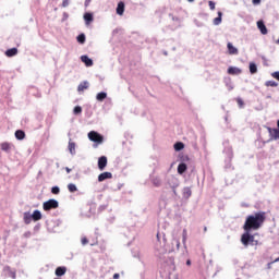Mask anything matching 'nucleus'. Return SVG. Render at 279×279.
Returning a JSON list of instances; mask_svg holds the SVG:
<instances>
[{
	"label": "nucleus",
	"mask_w": 279,
	"mask_h": 279,
	"mask_svg": "<svg viewBox=\"0 0 279 279\" xmlns=\"http://www.w3.org/2000/svg\"><path fill=\"white\" fill-rule=\"evenodd\" d=\"M81 243H82V245H88V239L87 238H82Z\"/></svg>",
	"instance_id": "42"
},
{
	"label": "nucleus",
	"mask_w": 279,
	"mask_h": 279,
	"mask_svg": "<svg viewBox=\"0 0 279 279\" xmlns=\"http://www.w3.org/2000/svg\"><path fill=\"white\" fill-rule=\"evenodd\" d=\"M226 86L228 88V90H232L234 88V85L232 84V80L230 78H226Z\"/></svg>",
	"instance_id": "33"
},
{
	"label": "nucleus",
	"mask_w": 279,
	"mask_h": 279,
	"mask_svg": "<svg viewBox=\"0 0 279 279\" xmlns=\"http://www.w3.org/2000/svg\"><path fill=\"white\" fill-rule=\"evenodd\" d=\"M223 13L221 11L218 12V16L214 19V25H221Z\"/></svg>",
	"instance_id": "22"
},
{
	"label": "nucleus",
	"mask_w": 279,
	"mask_h": 279,
	"mask_svg": "<svg viewBox=\"0 0 279 279\" xmlns=\"http://www.w3.org/2000/svg\"><path fill=\"white\" fill-rule=\"evenodd\" d=\"M153 184H154L155 186H160V184H161L160 178H154V179H153Z\"/></svg>",
	"instance_id": "37"
},
{
	"label": "nucleus",
	"mask_w": 279,
	"mask_h": 279,
	"mask_svg": "<svg viewBox=\"0 0 279 279\" xmlns=\"http://www.w3.org/2000/svg\"><path fill=\"white\" fill-rule=\"evenodd\" d=\"M74 114H82V108L80 106H76L73 110Z\"/></svg>",
	"instance_id": "38"
},
{
	"label": "nucleus",
	"mask_w": 279,
	"mask_h": 279,
	"mask_svg": "<svg viewBox=\"0 0 279 279\" xmlns=\"http://www.w3.org/2000/svg\"><path fill=\"white\" fill-rule=\"evenodd\" d=\"M257 28L259 29L260 34H263V36H267L268 31H267V26H265V22L258 21Z\"/></svg>",
	"instance_id": "11"
},
{
	"label": "nucleus",
	"mask_w": 279,
	"mask_h": 279,
	"mask_svg": "<svg viewBox=\"0 0 279 279\" xmlns=\"http://www.w3.org/2000/svg\"><path fill=\"white\" fill-rule=\"evenodd\" d=\"M275 263H279V257L275 259Z\"/></svg>",
	"instance_id": "52"
},
{
	"label": "nucleus",
	"mask_w": 279,
	"mask_h": 279,
	"mask_svg": "<svg viewBox=\"0 0 279 279\" xmlns=\"http://www.w3.org/2000/svg\"><path fill=\"white\" fill-rule=\"evenodd\" d=\"M90 1L93 0H85V8H88L90 5Z\"/></svg>",
	"instance_id": "45"
},
{
	"label": "nucleus",
	"mask_w": 279,
	"mask_h": 279,
	"mask_svg": "<svg viewBox=\"0 0 279 279\" xmlns=\"http://www.w3.org/2000/svg\"><path fill=\"white\" fill-rule=\"evenodd\" d=\"M227 48H228V53L230 56H239V49H236V47H234L232 43H228Z\"/></svg>",
	"instance_id": "10"
},
{
	"label": "nucleus",
	"mask_w": 279,
	"mask_h": 279,
	"mask_svg": "<svg viewBox=\"0 0 279 279\" xmlns=\"http://www.w3.org/2000/svg\"><path fill=\"white\" fill-rule=\"evenodd\" d=\"M68 191H70V193H75V191H77V185L74 183L68 184Z\"/></svg>",
	"instance_id": "35"
},
{
	"label": "nucleus",
	"mask_w": 279,
	"mask_h": 279,
	"mask_svg": "<svg viewBox=\"0 0 279 279\" xmlns=\"http://www.w3.org/2000/svg\"><path fill=\"white\" fill-rule=\"evenodd\" d=\"M86 88H88V82L85 81L78 85L77 90H78V93H82V92L86 90Z\"/></svg>",
	"instance_id": "30"
},
{
	"label": "nucleus",
	"mask_w": 279,
	"mask_h": 279,
	"mask_svg": "<svg viewBox=\"0 0 279 279\" xmlns=\"http://www.w3.org/2000/svg\"><path fill=\"white\" fill-rule=\"evenodd\" d=\"M106 206H100L99 210H105Z\"/></svg>",
	"instance_id": "50"
},
{
	"label": "nucleus",
	"mask_w": 279,
	"mask_h": 279,
	"mask_svg": "<svg viewBox=\"0 0 279 279\" xmlns=\"http://www.w3.org/2000/svg\"><path fill=\"white\" fill-rule=\"evenodd\" d=\"M87 136L92 143H96L97 145L104 143V135L99 134L97 131H90Z\"/></svg>",
	"instance_id": "5"
},
{
	"label": "nucleus",
	"mask_w": 279,
	"mask_h": 279,
	"mask_svg": "<svg viewBox=\"0 0 279 279\" xmlns=\"http://www.w3.org/2000/svg\"><path fill=\"white\" fill-rule=\"evenodd\" d=\"M32 219H34V218L29 211L24 213V222L26 225L32 223Z\"/></svg>",
	"instance_id": "24"
},
{
	"label": "nucleus",
	"mask_w": 279,
	"mask_h": 279,
	"mask_svg": "<svg viewBox=\"0 0 279 279\" xmlns=\"http://www.w3.org/2000/svg\"><path fill=\"white\" fill-rule=\"evenodd\" d=\"M263 223H265V211H258L247 216L243 229L248 231L258 230Z\"/></svg>",
	"instance_id": "1"
},
{
	"label": "nucleus",
	"mask_w": 279,
	"mask_h": 279,
	"mask_svg": "<svg viewBox=\"0 0 279 279\" xmlns=\"http://www.w3.org/2000/svg\"><path fill=\"white\" fill-rule=\"evenodd\" d=\"M189 238V232L186 231V229H183L182 231V244L183 247L186 250V239Z\"/></svg>",
	"instance_id": "25"
},
{
	"label": "nucleus",
	"mask_w": 279,
	"mask_h": 279,
	"mask_svg": "<svg viewBox=\"0 0 279 279\" xmlns=\"http://www.w3.org/2000/svg\"><path fill=\"white\" fill-rule=\"evenodd\" d=\"M77 43H80L81 45H84L86 43V35L81 34L76 37Z\"/></svg>",
	"instance_id": "32"
},
{
	"label": "nucleus",
	"mask_w": 279,
	"mask_h": 279,
	"mask_svg": "<svg viewBox=\"0 0 279 279\" xmlns=\"http://www.w3.org/2000/svg\"><path fill=\"white\" fill-rule=\"evenodd\" d=\"M81 61L86 65V66H93V59L88 58V56L84 54L81 57Z\"/></svg>",
	"instance_id": "17"
},
{
	"label": "nucleus",
	"mask_w": 279,
	"mask_h": 279,
	"mask_svg": "<svg viewBox=\"0 0 279 279\" xmlns=\"http://www.w3.org/2000/svg\"><path fill=\"white\" fill-rule=\"evenodd\" d=\"M186 265H189V266L191 265V259L186 260Z\"/></svg>",
	"instance_id": "51"
},
{
	"label": "nucleus",
	"mask_w": 279,
	"mask_h": 279,
	"mask_svg": "<svg viewBox=\"0 0 279 279\" xmlns=\"http://www.w3.org/2000/svg\"><path fill=\"white\" fill-rule=\"evenodd\" d=\"M108 97V94L106 92H100L96 95L97 101H104Z\"/></svg>",
	"instance_id": "29"
},
{
	"label": "nucleus",
	"mask_w": 279,
	"mask_h": 279,
	"mask_svg": "<svg viewBox=\"0 0 279 279\" xmlns=\"http://www.w3.org/2000/svg\"><path fill=\"white\" fill-rule=\"evenodd\" d=\"M208 4H209V9H210V10H215V7H216L215 1L209 0V1H208Z\"/></svg>",
	"instance_id": "40"
},
{
	"label": "nucleus",
	"mask_w": 279,
	"mask_h": 279,
	"mask_svg": "<svg viewBox=\"0 0 279 279\" xmlns=\"http://www.w3.org/2000/svg\"><path fill=\"white\" fill-rule=\"evenodd\" d=\"M25 236H32V232H26Z\"/></svg>",
	"instance_id": "49"
},
{
	"label": "nucleus",
	"mask_w": 279,
	"mask_h": 279,
	"mask_svg": "<svg viewBox=\"0 0 279 279\" xmlns=\"http://www.w3.org/2000/svg\"><path fill=\"white\" fill-rule=\"evenodd\" d=\"M229 75H241V69L236 66H229L228 68Z\"/></svg>",
	"instance_id": "14"
},
{
	"label": "nucleus",
	"mask_w": 279,
	"mask_h": 279,
	"mask_svg": "<svg viewBox=\"0 0 279 279\" xmlns=\"http://www.w3.org/2000/svg\"><path fill=\"white\" fill-rule=\"evenodd\" d=\"M182 195L183 199H189L193 195V191H191V187H183Z\"/></svg>",
	"instance_id": "15"
},
{
	"label": "nucleus",
	"mask_w": 279,
	"mask_h": 279,
	"mask_svg": "<svg viewBox=\"0 0 279 279\" xmlns=\"http://www.w3.org/2000/svg\"><path fill=\"white\" fill-rule=\"evenodd\" d=\"M265 86H270L271 88L278 87V83L276 81H266Z\"/></svg>",
	"instance_id": "34"
},
{
	"label": "nucleus",
	"mask_w": 279,
	"mask_h": 279,
	"mask_svg": "<svg viewBox=\"0 0 279 279\" xmlns=\"http://www.w3.org/2000/svg\"><path fill=\"white\" fill-rule=\"evenodd\" d=\"M106 180H112V172H102L98 175V182H106Z\"/></svg>",
	"instance_id": "9"
},
{
	"label": "nucleus",
	"mask_w": 279,
	"mask_h": 279,
	"mask_svg": "<svg viewBox=\"0 0 279 279\" xmlns=\"http://www.w3.org/2000/svg\"><path fill=\"white\" fill-rule=\"evenodd\" d=\"M271 77H274L275 80H278L279 82V71L272 72Z\"/></svg>",
	"instance_id": "41"
},
{
	"label": "nucleus",
	"mask_w": 279,
	"mask_h": 279,
	"mask_svg": "<svg viewBox=\"0 0 279 279\" xmlns=\"http://www.w3.org/2000/svg\"><path fill=\"white\" fill-rule=\"evenodd\" d=\"M187 169L186 163L182 162L178 166V174L182 175V173H184Z\"/></svg>",
	"instance_id": "23"
},
{
	"label": "nucleus",
	"mask_w": 279,
	"mask_h": 279,
	"mask_svg": "<svg viewBox=\"0 0 279 279\" xmlns=\"http://www.w3.org/2000/svg\"><path fill=\"white\" fill-rule=\"evenodd\" d=\"M59 206H60V203H58V201L54 198H50L49 201L43 204V208L46 211L56 210V208H58Z\"/></svg>",
	"instance_id": "6"
},
{
	"label": "nucleus",
	"mask_w": 279,
	"mask_h": 279,
	"mask_svg": "<svg viewBox=\"0 0 279 279\" xmlns=\"http://www.w3.org/2000/svg\"><path fill=\"white\" fill-rule=\"evenodd\" d=\"M120 278V275L119 274H114L113 275V279H119Z\"/></svg>",
	"instance_id": "47"
},
{
	"label": "nucleus",
	"mask_w": 279,
	"mask_h": 279,
	"mask_svg": "<svg viewBox=\"0 0 279 279\" xmlns=\"http://www.w3.org/2000/svg\"><path fill=\"white\" fill-rule=\"evenodd\" d=\"M190 3H193V1H195V0H187Z\"/></svg>",
	"instance_id": "53"
},
{
	"label": "nucleus",
	"mask_w": 279,
	"mask_h": 279,
	"mask_svg": "<svg viewBox=\"0 0 279 279\" xmlns=\"http://www.w3.org/2000/svg\"><path fill=\"white\" fill-rule=\"evenodd\" d=\"M238 105L240 106V108H243V99L238 98Z\"/></svg>",
	"instance_id": "44"
},
{
	"label": "nucleus",
	"mask_w": 279,
	"mask_h": 279,
	"mask_svg": "<svg viewBox=\"0 0 279 279\" xmlns=\"http://www.w3.org/2000/svg\"><path fill=\"white\" fill-rule=\"evenodd\" d=\"M4 274L5 276H9V278L15 279L16 278V272L12 269H10V267H4Z\"/></svg>",
	"instance_id": "19"
},
{
	"label": "nucleus",
	"mask_w": 279,
	"mask_h": 279,
	"mask_svg": "<svg viewBox=\"0 0 279 279\" xmlns=\"http://www.w3.org/2000/svg\"><path fill=\"white\" fill-rule=\"evenodd\" d=\"M260 3V0H253V5H258Z\"/></svg>",
	"instance_id": "46"
},
{
	"label": "nucleus",
	"mask_w": 279,
	"mask_h": 279,
	"mask_svg": "<svg viewBox=\"0 0 279 279\" xmlns=\"http://www.w3.org/2000/svg\"><path fill=\"white\" fill-rule=\"evenodd\" d=\"M53 226H56L57 228H60V226H62V220L57 219L54 221H52Z\"/></svg>",
	"instance_id": "39"
},
{
	"label": "nucleus",
	"mask_w": 279,
	"mask_h": 279,
	"mask_svg": "<svg viewBox=\"0 0 279 279\" xmlns=\"http://www.w3.org/2000/svg\"><path fill=\"white\" fill-rule=\"evenodd\" d=\"M168 186H170V189H172V193H173L174 197L177 199H180V195H178V191H175V189H178V186H180V180L175 177L168 178Z\"/></svg>",
	"instance_id": "4"
},
{
	"label": "nucleus",
	"mask_w": 279,
	"mask_h": 279,
	"mask_svg": "<svg viewBox=\"0 0 279 279\" xmlns=\"http://www.w3.org/2000/svg\"><path fill=\"white\" fill-rule=\"evenodd\" d=\"M1 149L2 151H5L7 154H10V151L12 150V144L4 142L1 144Z\"/></svg>",
	"instance_id": "18"
},
{
	"label": "nucleus",
	"mask_w": 279,
	"mask_h": 279,
	"mask_svg": "<svg viewBox=\"0 0 279 279\" xmlns=\"http://www.w3.org/2000/svg\"><path fill=\"white\" fill-rule=\"evenodd\" d=\"M106 167H108V158L106 156H101L98 159V169L100 171H104V169H106Z\"/></svg>",
	"instance_id": "8"
},
{
	"label": "nucleus",
	"mask_w": 279,
	"mask_h": 279,
	"mask_svg": "<svg viewBox=\"0 0 279 279\" xmlns=\"http://www.w3.org/2000/svg\"><path fill=\"white\" fill-rule=\"evenodd\" d=\"M123 12H125V3L119 2L117 7V14L119 16H123Z\"/></svg>",
	"instance_id": "16"
},
{
	"label": "nucleus",
	"mask_w": 279,
	"mask_h": 279,
	"mask_svg": "<svg viewBox=\"0 0 279 279\" xmlns=\"http://www.w3.org/2000/svg\"><path fill=\"white\" fill-rule=\"evenodd\" d=\"M184 149V143L178 142L174 144V151H182Z\"/></svg>",
	"instance_id": "31"
},
{
	"label": "nucleus",
	"mask_w": 279,
	"mask_h": 279,
	"mask_svg": "<svg viewBox=\"0 0 279 279\" xmlns=\"http://www.w3.org/2000/svg\"><path fill=\"white\" fill-rule=\"evenodd\" d=\"M62 8H69V0H63Z\"/></svg>",
	"instance_id": "43"
},
{
	"label": "nucleus",
	"mask_w": 279,
	"mask_h": 279,
	"mask_svg": "<svg viewBox=\"0 0 279 279\" xmlns=\"http://www.w3.org/2000/svg\"><path fill=\"white\" fill-rule=\"evenodd\" d=\"M277 125L279 128V120L277 122ZM267 130L271 138H274V141H279V129L267 128Z\"/></svg>",
	"instance_id": "7"
},
{
	"label": "nucleus",
	"mask_w": 279,
	"mask_h": 279,
	"mask_svg": "<svg viewBox=\"0 0 279 279\" xmlns=\"http://www.w3.org/2000/svg\"><path fill=\"white\" fill-rule=\"evenodd\" d=\"M76 147H77V145L75 144V142H73L72 140H70V141H69V144H68V149H69L71 156H75V154H77L76 150H75Z\"/></svg>",
	"instance_id": "12"
},
{
	"label": "nucleus",
	"mask_w": 279,
	"mask_h": 279,
	"mask_svg": "<svg viewBox=\"0 0 279 279\" xmlns=\"http://www.w3.org/2000/svg\"><path fill=\"white\" fill-rule=\"evenodd\" d=\"M160 234L157 233V239H159Z\"/></svg>",
	"instance_id": "54"
},
{
	"label": "nucleus",
	"mask_w": 279,
	"mask_h": 279,
	"mask_svg": "<svg viewBox=\"0 0 279 279\" xmlns=\"http://www.w3.org/2000/svg\"><path fill=\"white\" fill-rule=\"evenodd\" d=\"M65 171H66V173H71V168L66 167Z\"/></svg>",
	"instance_id": "48"
},
{
	"label": "nucleus",
	"mask_w": 279,
	"mask_h": 279,
	"mask_svg": "<svg viewBox=\"0 0 279 279\" xmlns=\"http://www.w3.org/2000/svg\"><path fill=\"white\" fill-rule=\"evenodd\" d=\"M15 138L17 141H23V138H25V132L22 130L15 131Z\"/></svg>",
	"instance_id": "28"
},
{
	"label": "nucleus",
	"mask_w": 279,
	"mask_h": 279,
	"mask_svg": "<svg viewBox=\"0 0 279 279\" xmlns=\"http://www.w3.org/2000/svg\"><path fill=\"white\" fill-rule=\"evenodd\" d=\"M19 53V49L16 48H10L8 49L4 54L7 56V58H14V56H16Z\"/></svg>",
	"instance_id": "13"
},
{
	"label": "nucleus",
	"mask_w": 279,
	"mask_h": 279,
	"mask_svg": "<svg viewBox=\"0 0 279 279\" xmlns=\"http://www.w3.org/2000/svg\"><path fill=\"white\" fill-rule=\"evenodd\" d=\"M84 21H85L86 25H90V23H93V13H85Z\"/></svg>",
	"instance_id": "26"
},
{
	"label": "nucleus",
	"mask_w": 279,
	"mask_h": 279,
	"mask_svg": "<svg viewBox=\"0 0 279 279\" xmlns=\"http://www.w3.org/2000/svg\"><path fill=\"white\" fill-rule=\"evenodd\" d=\"M250 73H251L252 75L258 73V66L256 65V63H254V62H251V63H250Z\"/></svg>",
	"instance_id": "27"
},
{
	"label": "nucleus",
	"mask_w": 279,
	"mask_h": 279,
	"mask_svg": "<svg viewBox=\"0 0 279 279\" xmlns=\"http://www.w3.org/2000/svg\"><path fill=\"white\" fill-rule=\"evenodd\" d=\"M54 274L58 277L64 276V274H66V267L64 266L57 267Z\"/></svg>",
	"instance_id": "21"
},
{
	"label": "nucleus",
	"mask_w": 279,
	"mask_h": 279,
	"mask_svg": "<svg viewBox=\"0 0 279 279\" xmlns=\"http://www.w3.org/2000/svg\"><path fill=\"white\" fill-rule=\"evenodd\" d=\"M51 193H52L53 195H59V194H60V187H59V186H52Z\"/></svg>",
	"instance_id": "36"
},
{
	"label": "nucleus",
	"mask_w": 279,
	"mask_h": 279,
	"mask_svg": "<svg viewBox=\"0 0 279 279\" xmlns=\"http://www.w3.org/2000/svg\"><path fill=\"white\" fill-rule=\"evenodd\" d=\"M245 232L241 236V243L244 245V247H247L248 245H258V240L254 239V235L250 233V230H244Z\"/></svg>",
	"instance_id": "2"
},
{
	"label": "nucleus",
	"mask_w": 279,
	"mask_h": 279,
	"mask_svg": "<svg viewBox=\"0 0 279 279\" xmlns=\"http://www.w3.org/2000/svg\"><path fill=\"white\" fill-rule=\"evenodd\" d=\"M32 216H33V221H40V219H43V214L38 209L34 210Z\"/></svg>",
	"instance_id": "20"
},
{
	"label": "nucleus",
	"mask_w": 279,
	"mask_h": 279,
	"mask_svg": "<svg viewBox=\"0 0 279 279\" xmlns=\"http://www.w3.org/2000/svg\"><path fill=\"white\" fill-rule=\"evenodd\" d=\"M172 241L171 246L168 250L169 253L178 252L180 250V229H174L171 233Z\"/></svg>",
	"instance_id": "3"
}]
</instances>
